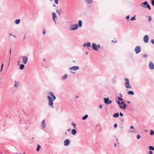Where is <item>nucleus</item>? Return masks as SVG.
Listing matches in <instances>:
<instances>
[{
	"label": "nucleus",
	"mask_w": 154,
	"mask_h": 154,
	"mask_svg": "<svg viewBox=\"0 0 154 154\" xmlns=\"http://www.w3.org/2000/svg\"><path fill=\"white\" fill-rule=\"evenodd\" d=\"M67 76H68V75H67V74H66L64 75V76H63L62 77H61V79L62 80H63V81L65 80V79L67 78Z\"/></svg>",
	"instance_id": "20"
},
{
	"label": "nucleus",
	"mask_w": 154,
	"mask_h": 154,
	"mask_svg": "<svg viewBox=\"0 0 154 154\" xmlns=\"http://www.w3.org/2000/svg\"><path fill=\"white\" fill-rule=\"evenodd\" d=\"M149 149L152 151L154 150V147L152 146H150L149 147Z\"/></svg>",
	"instance_id": "28"
},
{
	"label": "nucleus",
	"mask_w": 154,
	"mask_h": 154,
	"mask_svg": "<svg viewBox=\"0 0 154 154\" xmlns=\"http://www.w3.org/2000/svg\"><path fill=\"white\" fill-rule=\"evenodd\" d=\"M70 143V141L68 139H66L64 141V144L65 146H68Z\"/></svg>",
	"instance_id": "12"
},
{
	"label": "nucleus",
	"mask_w": 154,
	"mask_h": 154,
	"mask_svg": "<svg viewBox=\"0 0 154 154\" xmlns=\"http://www.w3.org/2000/svg\"><path fill=\"white\" fill-rule=\"evenodd\" d=\"M151 43L153 44V43H154V40L153 39H152L151 40Z\"/></svg>",
	"instance_id": "49"
},
{
	"label": "nucleus",
	"mask_w": 154,
	"mask_h": 154,
	"mask_svg": "<svg viewBox=\"0 0 154 154\" xmlns=\"http://www.w3.org/2000/svg\"><path fill=\"white\" fill-rule=\"evenodd\" d=\"M113 117H114V118H118V117H119V113L117 112L116 113H115L113 115Z\"/></svg>",
	"instance_id": "22"
},
{
	"label": "nucleus",
	"mask_w": 154,
	"mask_h": 154,
	"mask_svg": "<svg viewBox=\"0 0 154 154\" xmlns=\"http://www.w3.org/2000/svg\"><path fill=\"white\" fill-rule=\"evenodd\" d=\"M102 107L103 105H100L99 106V107L100 109L102 108Z\"/></svg>",
	"instance_id": "47"
},
{
	"label": "nucleus",
	"mask_w": 154,
	"mask_h": 154,
	"mask_svg": "<svg viewBox=\"0 0 154 154\" xmlns=\"http://www.w3.org/2000/svg\"><path fill=\"white\" fill-rule=\"evenodd\" d=\"M92 47L93 50L95 51L98 50V47L97 44L95 43H93L92 44Z\"/></svg>",
	"instance_id": "7"
},
{
	"label": "nucleus",
	"mask_w": 154,
	"mask_h": 154,
	"mask_svg": "<svg viewBox=\"0 0 154 154\" xmlns=\"http://www.w3.org/2000/svg\"><path fill=\"white\" fill-rule=\"evenodd\" d=\"M112 42H113V43H116V42H117V41H113V40H112Z\"/></svg>",
	"instance_id": "54"
},
{
	"label": "nucleus",
	"mask_w": 154,
	"mask_h": 154,
	"mask_svg": "<svg viewBox=\"0 0 154 154\" xmlns=\"http://www.w3.org/2000/svg\"><path fill=\"white\" fill-rule=\"evenodd\" d=\"M127 102L128 104H129L131 102L130 101H127Z\"/></svg>",
	"instance_id": "55"
},
{
	"label": "nucleus",
	"mask_w": 154,
	"mask_h": 154,
	"mask_svg": "<svg viewBox=\"0 0 154 154\" xmlns=\"http://www.w3.org/2000/svg\"><path fill=\"white\" fill-rule=\"evenodd\" d=\"M12 36H13V37H16V36H15V35H12Z\"/></svg>",
	"instance_id": "61"
},
{
	"label": "nucleus",
	"mask_w": 154,
	"mask_h": 154,
	"mask_svg": "<svg viewBox=\"0 0 154 154\" xmlns=\"http://www.w3.org/2000/svg\"><path fill=\"white\" fill-rule=\"evenodd\" d=\"M53 20L54 21L55 23L56 24V21L55 20V19L54 20Z\"/></svg>",
	"instance_id": "59"
},
{
	"label": "nucleus",
	"mask_w": 154,
	"mask_h": 154,
	"mask_svg": "<svg viewBox=\"0 0 154 154\" xmlns=\"http://www.w3.org/2000/svg\"><path fill=\"white\" fill-rule=\"evenodd\" d=\"M140 136L139 134H137V138L138 139H139L140 138Z\"/></svg>",
	"instance_id": "38"
},
{
	"label": "nucleus",
	"mask_w": 154,
	"mask_h": 154,
	"mask_svg": "<svg viewBox=\"0 0 154 154\" xmlns=\"http://www.w3.org/2000/svg\"><path fill=\"white\" fill-rule=\"evenodd\" d=\"M71 129L69 128L67 130V131H71Z\"/></svg>",
	"instance_id": "51"
},
{
	"label": "nucleus",
	"mask_w": 154,
	"mask_h": 154,
	"mask_svg": "<svg viewBox=\"0 0 154 154\" xmlns=\"http://www.w3.org/2000/svg\"><path fill=\"white\" fill-rule=\"evenodd\" d=\"M65 135H67V132H65Z\"/></svg>",
	"instance_id": "63"
},
{
	"label": "nucleus",
	"mask_w": 154,
	"mask_h": 154,
	"mask_svg": "<svg viewBox=\"0 0 154 154\" xmlns=\"http://www.w3.org/2000/svg\"><path fill=\"white\" fill-rule=\"evenodd\" d=\"M149 154H152V152L151 151H149Z\"/></svg>",
	"instance_id": "48"
},
{
	"label": "nucleus",
	"mask_w": 154,
	"mask_h": 154,
	"mask_svg": "<svg viewBox=\"0 0 154 154\" xmlns=\"http://www.w3.org/2000/svg\"><path fill=\"white\" fill-rule=\"evenodd\" d=\"M42 127L44 128L46 126V124H45V120H43L42 122Z\"/></svg>",
	"instance_id": "19"
},
{
	"label": "nucleus",
	"mask_w": 154,
	"mask_h": 154,
	"mask_svg": "<svg viewBox=\"0 0 154 154\" xmlns=\"http://www.w3.org/2000/svg\"><path fill=\"white\" fill-rule=\"evenodd\" d=\"M20 22V19H16L15 20V23L17 24H18Z\"/></svg>",
	"instance_id": "24"
},
{
	"label": "nucleus",
	"mask_w": 154,
	"mask_h": 154,
	"mask_svg": "<svg viewBox=\"0 0 154 154\" xmlns=\"http://www.w3.org/2000/svg\"><path fill=\"white\" fill-rule=\"evenodd\" d=\"M76 133V131L75 129H73L71 131V133L73 135H75Z\"/></svg>",
	"instance_id": "21"
},
{
	"label": "nucleus",
	"mask_w": 154,
	"mask_h": 154,
	"mask_svg": "<svg viewBox=\"0 0 154 154\" xmlns=\"http://www.w3.org/2000/svg\"><path fill=\"white\" fill-rule=\"evenodd\" d=\"M150 134L151 135H153V134H154V131H153L152 130H151V131L150 133Z\"/></svg>",
	"instance_id": "36"
},
{
	"label": "nucleus",
	"mask_w": 154,
	"mask_h": 154,
	"mask_svg": "<svg viewBox=\"0 0 154 154\" xmlns=\"http://www.w3.org/2000/svg\"><path fill=\"white\" fill-rule=\"evenodd\" d=\"M48 94L49 95L52 97V99L54 100L56 99V97L54 95L53 92L51 91H50L49 92Z\"/></svg>",
	"instance_id": "10"
},
{
	"label": "nucleus",
	"mask_w": 154,
	"mask_h": 154,
	"mask_svg": "<svg viewBox=\"0 0 154 154\" xmlns=\"http://www.w3.org/2000/svg\"><path fill=\"white\" fill-rule=\"evenodd\" d=\"M15 84L14 85V88H18L20 86V83L19 82L16 81H15Z\"/></svg>",
	"instance_id": "14"
},
{
	"label": "nucleus",
	"mask_w": 154,
	"mask_h": 154,
	"mask_svg": "<svg viewBox=\"0 0 154 154\" xmlns=\"http://www.w3.org/2000/svg\"><path fill=\"white\" fill-rule=\"evenodd\" d=\"M149 69H154V65L153 63L151 61L149 62Z\"/></svg>",
	"instance_id": "11"
},
{
	"label": "nucleus",
	"mask_w": 154,
	"mask_h": 154,
	"mask_svg": "<svg viewBox=\"0 0 154 154\" xmlns=\"http://www.w3.org/2000/svg\"><path fill=\"white\" fill-rule=\"evenodd\" d=\"M130 128L131 129H134V127L133 126H131Z\"/></svg>",
	"instance_id": "50"
},
{
	"label": "nucleus",
	"mask_w": 154,
	"mask_h": 154,
	"mask_svg": "<svg viewBox=\"0 0 154 154\" xmlns=\"http://www.w3.org/2000/svg\"><path fill=\"white\" fill-rule=\"evenodd\" d=\"M126 18L127 19V20H128L129 18V15H128L126 17Z\"/></svg>",
	"instance_id": "46"
},
{
	"label": "nucleus",
	"mask_w": 154,
	"mask_h": 154,
	"mask_svg": "<svg viewBox=\"0 0 154 154\" xmlns=\"http://www.w3.org/2000/svg\"><path fill=\"white\" fill-rule=\"evenodd\" d=\"M20 58L23 57V62L25 64H26L28 60V58L26 56H21Z\"/></svg>",
	"instance_id": "6"
},
{
	"label": "nucleus",
	"mask_w": 154,
	"mask_h": 154,
	"mask_svg": "<svg viewBox=\"0 0 154 154\" xmlns=\"http://www.w3.org/2000/svg\"><path fill=\"white\" fill-rule=\"evenodd\" d=\"M24 67L25 66L24 64H21L20 65L19 69L21 70H22L24 68Z\"/></svg>",
	"instance_id": "26"
},
{
	"label": "nucleus",
	"mask_w": 154,
	"mask_h": 154,
	"mask_svg": "<svg viewBox=\"0 0 154 154\" xmlns=\"http://www.w3.org/2000/svg\"><path fill=\"white\" fill-rule=\"evenodd\" d=\"M124 80L126 82L125 84V87L127 88H131L132 87L130 85L129 79L128 78H125V79Z\"/></svg>",
	"instance_id": "2"
},
{
	"label": "nucleus",
	"mask_w": 154,
	"mask_h": 154,
	"mask_svg": "<svg viewBox=\"0 0 154 154\" xmlns=\"http://www.w3.org/2000/svg\"><path fill=\"white\" fill-rule=\"evenodd\" d=\"M149 39V38L148 35H146L143 37V41L145 43H146L148 42Z\"/></svg>",
	"instance_id": "9"
},
{
	"label": "nucleus",
	"mask_w": 154,
	"mask_h": 154,
	"mask_svg": "<svg viewBox=\"0 0 154 154\" xmlns=\"http://www.w3.org/2000/svg\"><path fill=\"white\" fill-rule=\"evenodd\" d=\"M119 114L120 116L121 117H122L123 116V114L122 112H120Z\"/></svg>",
	"instance_id": "42"
},
{
	"label": "nucleus",
	"mask_w": 154,
	"mask_h": 154,
	"mask_svg": "<svg viewBox=\"0 0 154 154\" xmlns=\"http://www.w3.org/2000/svg\"><path fill=\"white\" fill-rule=\"evenodd\" d=\"M52 16L53 20H54L55 18H57L56 14V13L54 12H53L52 13Z\"/></svg>",
	"instance_id": "18"
},
{
	"label": "nucleus",
	"mask_w": 154,
	"mask_h": 154,
	"mask_svg": "<svg viewBox=\"0 0 154 154\" xmlns=\"http://www.w3.org/2000/svg\"><path fill=\"white\" fill-rule=\"evenodd\" d=\"M70 72L72 73H73L74 74H75V72H72V71H70Z\"/></svg>",
	"instance_id": "58"
},
{
	"label": "nucleus",
	"mask_w": 154,
	"mask_h": 154,
	"mask_svg": "<svg viewBox=\"0 0 154 154\" xmlns=\"http://www.w3.org/2000/svg\"><path fill=\"white\" fill-rule=\"evenodd\" d=\"M42 33L44 34V35H45L46 33V31L45 29L43 30V31L42 32Z\"/></svg>",
	"instance_id": "41"
},
{
	"label": "nucleus",
	"mask_w": 154,
	"mask_h": 154,
	"mask_svg": "<svg viewBox=\"0 0 154 154\" xmlns=\"http://www.w3.org/2000/svg\"><path fill=\"white\" fill-rule=\"evenodd\" d=\"M48 105L51 108H54V106L53 102H48Z\"/></svg>",
	"instance_id": "15"
},
{
	"label": "nucleus",
	"mask_w": 154,
	"mask_h": 154,
	"mask_svg": "<svg viewBox=\"0 0 154 154\" xmlns=\"http://www.w3.org/2000/svg\"><path fill=\"white\" fill-rule=\"evenodd\" d=\"M97 47H98V48L100 49V45L99 44H98L97 45Z\"/></svg>",
	"instance_id": "45"
},
{
	"label": "nucleus",
	"mask_w": 154,
	"mask_h": 154,
	"mask_svg": "<svg viewBox=\"0 0 154 154\" xmlns=\"http://www.w3.org/2000/svg\"><path fill=\"white\" fill-rule=\"evenodd\" d=\"M148 8L149 10H151V9L150 5L148 4V3H147V4L146 5V8Z\"/></svg>",
	"instance_id": "31"
},
{
	"label": "nucleus",
	"mask_w": 154,
	"mask_h": 154,
	"mask_svg": "<svg viewBox=\"0 0 154 154\" xmlns=\"http://www.w3.org/2000/svg\"><path fill=\"white\" fill-rule=\"evenodd\" d=\"M82 21L81 20H79V21L78 23V26H79V27H81L82 26Z\"/></svg>",
	"instance_id": "23"
},
{
	"label": "nucleus",
	"mask_w": 154,
	"mask_h": 154,
	"mask_svg": "<svg viewBox=\"0 0 154 154\" xmlns=\"http://www.w3.org/2000/svg\"><path fill=\"white\" fill-rule=\"evenodd\" d=\"M88 47H90L91 46V44L90 42H88L87 43H85L83 44V46L85 47V46Z\"/></svg>",
	"instance_id": "16"
},
{
	"label": "nucleus",
	"mask_w": 154,
	"mask_h": 154,
	"mask_svg": "<svg viewBox=\"0 0 154 154\" xmlns=\"http://www.w3.org/2000/svg\"><path fill=\"white\" fill-rule=\"evenodd\" d=\"M9 35H10V36H11V35H12L11 34V33H9Z\"/></svg>",
	"instance_id": "62"
},
{
	"label": "nucleus",
	"mask_w": 154,
	"mask_h": 154,
	"mask_svg": "<svg viewBox=\"0 0 154 154\" xmlns=\"http://www.w3.org/2000/svg\"><path fill=\"white\" fill-rule=\"evenodd\" d=\"M119 95H120V96H121V97H122V95L121 94V93H120L119 94Z\"/></svg>",
	"instance_id": "53"
},
{
	"label": "nucleus",
	"mask_w": 154,
	"mask_h": 154,
	"mask_svg": "<svg viewBox=\"0 0 154 154\" xmlns=\"http://www.w3.org/2000/svg\"><path fill=\"white\" fill-rule=\"evenodd\" d=\"M3 67H4V64L3 63L1 65V70H0V72H1L3 69Z\"/></svg>",
	"instance_id": "34"
},
{
	"label": "nucleus",
	"mask_w": 154,
	"mask_h": 154,
	"mask_svg": "<svg viewBox=\"0 0 154 154\" xmlns=\"http://www.w3.org/2000/svg\"><path fill=\"white\" fill-rule=\"evenodd\" d=\"M152 19L151 17L150 16H148V21L149 22H150L151 21Z\"/></svg>",
	"instance_id": "37"
},
{
	"label": "nucleus",
	"mask_w": 154,
	"mask_h": 154,
	"mask_svg": "<svg viewBox=\"0 0 154 154\" xmlns=\"http://www.w3.org/2000/svg\"><path fill=\"white\" fill-rule=\"evenodd\" d=\"M145 132H147V130H145Z\"/></svg>",
	"instance_id": "64"
},
{
	"label": "nucleus",
	"mask_w": 154,
	"mask_h": 154,
	"mask_svg": "<svg viewBox=\"0 0 154 154\" xmlns=\"http://www.w3.org/2000/svg\"><path fill=\"white\" fill-rule=\"evenodd\" d=\"M53 7H56V5H54V4H53Z\"/></svg>",
	"instance_id": "60"
},
{
	"label": "nucleus",
	"mask_w": 154,
	"mask_h": 154,
	"mask_svg": "<svg viewBox=\"0 0 154 154\" xmlns=\"http://www.w3.org/2000/svg\"><path fill=\"white\" fill-rule=\"evenodd\" d=\"M79 69V67L77 66H74L71 67L69 69V70H73L74 71H76Z\"/></svg>",
	"instance_id": "8"
},
{
	"label": "nucleus",
	"mask_w": 154,
	"mask_h": 154,
	"mask_svg": "<svg viewBox=\"0 0 154 154\" xmlns=\"http://www.w3.org/2000/svg\"><path fill=\"white\" fill-rule=\"evenodd\" d=\"M141 47L140 46H137L134 49V51L136 54L139 53L141 51Z\"/></svg>",
	"instance_id": "4"
},
{
	"label": "nucleus",
	"mask_w": 154,
	"mask_h": 154,
	"mask_svg": "<svg viewBox=\"0 0 154 154\" xmlns=\"http://www.w3.org/2000/svg\"><path fill=\"white\" fill-rule=\"evenodd\" d=\"M56 12L59 15H61V12L60 11H59V10H57L56 11Z\"/></svg>",
	"instance_id": "35"
},
{
	"label": "nucleus",
	"mask_w": 154,
	"mask_h": 154,
	"mask_svg": "<svg viewBox=\"0 0 154 154\" xmlns=\"http://www.w3.org/2000/svg\"><path fill=\"white\" fill-rule=\"evenodd\" d=\"M87 4H89L92 2V0H86Z\"/></svg>",
	"instance_id": "32"
},
{
	"label": "nucleus",
	"mask_w": 154,
	"mask_h": 154,
	"mask_svg": "<svg viewBox=\"0 0 154 154\" xmlns=\"http://www.w3.org/2000/svg\"><path fill=\"white\" fill-rule=\"evenodd\" d=\"M118 101H116V102L119 105L120 108L121 109H126V107L127 106V105L124 102L122 101L121 102H120V101L123 100L124 99L120 97H118Z\"/></svg>",
	"instance_id": "1"
},
{
	"label": "nucleus",
	"mask_w": 154,
	"mask_h": 154,
	"mask_svg": "<svg viewBox=\"0 0 154 154\" xmlns=\"http://www.w3.org/2000/svg\"><path fill=\"white\" fill-rule=\"evenodd\" d=\"M114 146L115 147H116V143H115L114 144Z\"/></svg>",
	"instance_id": "56"
},
{
	"label": "nucleus",
	"mask_w": 154,
	"mask_h": 154,
	"mask_svg": "<svg viewBox=\"0 0 154 154\" xmlns=\"http://www.w3.org/2000/svg\"><path fill=\"white\" fill-rule=\"evenodd\" d=\"M143 57L144 58H146L147 57V55L146 54H145L143 55Z\"/></svg>",
	"instance_id": "43"
},
{
	"label": "nucleus",
	"mask_w": 154,
	"mask_h": 154,
	"mask_svg": "<svg viewBox=\"0 0 154 154\" xmlns=\"http://www.w3.org/2000/svg\"><path fill=\"white\" fill-rule=\"evenodd\" d=\"M151 2L152 5L154 6V0H152L151 1Z\"/></svg>",
	"instance_id": "39"
},
{
	"label": "nucleus",
	"mask_w": 154,
	"mask_h": 154,
	"mask_svg": "<svg viewBox=\"0 0 154 154\" xmlns=\"http://www.w3.org/2000/svg\"><path fill=\"white\" fill-rule=\"evenodd\" d=\"M147 2L145 1V2L141 3L140 4V5L143 7L144 8H146V5L147 4Z\"/></svg>",
	"instance_id": "13"
},
{
	"label": "nucleus",
	"mask_w": 154,
	"mask_h": 154,
	"mask_svg": "<svg viewBox=\"0 0 154 154\" xmlns=\"http://www.w3.org/2000/svg\"><path fill=\"white\" fill-rule=\"evenodd\" d=\"M127 93L128 94L131 95H133L134 94V93L133 91H129Z\"/></svg>",
	"instance_id": "25"
},
{
	"label": "nucleus",
	"mask_w": 154,
	"mask_h": 154,
	"mask_svg": "<svg viewBox=\"0 0 154 154\" xmlns=\"http://www.w3.org/2000/svg\"><path fill=\"white\" fill-rule=\"evenodd\" d=\"M41 148V146L39 144H38L37 148L36 149V150L38 152L39 151Z\"/></svg>",
	"instance_id": "29"
},
{
	"label": "nucleus",
	"mask_w": 154,
	"mask_h": 154,
	"mask_svg": "<svg viewBox=\"0 0 154 154\" xmlns=\"http://www.w3.org/2000/svg\"><path fill=\"white\" fill-rule=\"evenodd\" d=\"M78 28V24H72L70 25L69 29L71 30H74L77 29Z\"/></svg>",
	"instance_id": "3"
},
{
	"label": "nucleus",
	"mask_w": 154,
	"mask_h": 154,
	"mask_svg": "<svg viewBox=\"0 0 154 154\" xmlns=\"http://www.w3.org/2000/svg\"><path fill=\"white\" fill-rule=\"evenodd\" d=\"M88 115L87 114H86L82 118V119L83 120H85L88 118Z\"/></svg>",
	"instance_id": "27"
},
{
	"label": "nucleus",
	"mask_w": 154,
	"mask_h": 154,
	"mask_svg": "<svg viewBox=\"0 0 154 154\" xmlns=\"http://www.w3.org/2000/svg\"><path fill=\"white\" fill-rule=\"evenodd\" d=\"M71 125H72L74 128L76 129V124L75 123H74L73 122L71 123Z\"/></svg>",
	"instance_id": "30"
},
{
	"label": "nucleus",
	"mask_w": 154,
	"mask_h": 154,
	"mask_svg": "<svg viewBox=\"0 0 154 154\" xmlns=\"http://www.w3.org/2000/svg\"><path fill=\"white\" fill-rule=\"evenodd\" d=\"M104 103L106 104V105H108L112 102V101L110 100H109V98L108 97H107L106 98H104Z\"/></svg>",
	"instance_id": "5"
},
{
	"label": "nucleus",
	"mask_w": 154,
	"mask_h": 154,
	"mask_svg": "<svg viewBox=\"0 0 154 154\" xmlns=\"http://www.w3.org/2000/svg\"><path fill=\"white\" fill-rule=\"evenodd\" d=\"M54 2L56 4H58V0H55Z\"/></svg>",
	"instance_id": "40"
},
{
	"label": "nucleus",
	"mask_w": 154,
	"mask_h": 154,
	"mask_svg": "<svg viewBox=\"0 0 154 154\" xmlns=\"http://www.w3.org/2000/svg\"><path fill=\"white\" fill-rule=\"evenodd\" d=\"M47 98L48 100V102H53L54 100L52 99V97L50 96H47Z\"/></svg>",
	"instance_id": "17"
},
{
	"label": "nucleus",
	"mask_w": 154,
	"mask_h": 154,
	"mask_svg": "<svg viewBox=\"0 0 154 154\" xmlns=\"http://www.w3.org/2000/svg\"><path fill=\"white\" fill-rule=\"evenodd\" d=\"M136 20L135 18V16L134 15V17H132L131 19L130 20L131 21L134 20Z\"/></svg>",
	"instance_id": "33"
},
{
	"label": "nucleus",
	"mask_w": 154,
	"mask_h": 154,
	"mask_svg": "<svg viewBox=\"0 0 154 154\" xmlns=\"http://www.w3.org/2000/svg\"><path fill=\"white\" fill-rule=\"evenodd\" d=\"M117 127V125L116 124H115L114 125V127L115 128H116Z\"/></svg>",
	"instance_id": "44"
},
{
	"label": "nucleus",
	"mask_w": 154,
	"mask_h": 154,
	"mask_svg": "<svg viewBox=\"0 0 154 154\" xmlns=\"http://www.w3.org/2000/svg\"><path fill=\"white\" fill-rule=\"evenodd\" d=\"M17 63H18V65H20V60H18V61H17Z\"/></svg>",
	"instance_id": "52"
},
{
	"label": "nucleus",
	"mask_w": 154,
	"mask_h": 154,
	"mask_svg": "<svg viewBox=\"0 0 154 154\" xmlns=\"http://www.w3.org/2000/svg\"><path fill=\"white\" fill-rule=\"evenodd\" d=\"M11 49H10V52H9L10 53H9V54H10H10H11Z\"/></svg>",
	"instance_id": "57"
}]
</instances>
